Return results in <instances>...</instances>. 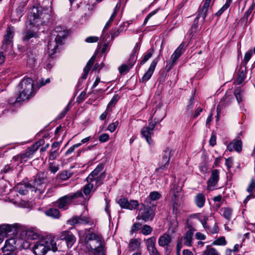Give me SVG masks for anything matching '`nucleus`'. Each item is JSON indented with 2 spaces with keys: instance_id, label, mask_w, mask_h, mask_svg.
I'll list each match as a JSON object with an SVG mask.
<instances>
[{
  "instance_id": "obj_31",
  "label": "nucleus",
  "mask_w": 255,
  "mask_h": 255,
  "mask_svg": "<svg viewBox=\"0 0 255 255\" xmlns=\"http://www.w3.org/2000/svg\"><path fill=\"white\" fill-rule=\"evenodd\" d=\"M25 236L27 238L30 240H34L38 237L37 233L32 229L26 230Z\"/></svg>"
},
{
  "instance_id": "obj_9",
  "label": "nucleus",
  "mask_w": 255,
  "mask_h": 255,
  "mask_svg": "<svg viewBox=\"0 0 255 255\" xmlns=\"http://www.w3.org/2000/svg\"><path fill=\"white\" fill-rule=\"evenodd\" d=\"M171 152L172 150L169 147H166L163 151L158 163L159 167L156 169V171L157 173H160V171L167 168L169 163Z\"/></svg>"
},
{
  "instance_id": "obj_25",
  "label": "nucleus",
  "mask_w": 255,
  "mask_h": 255,
  "mask_svg": "<svg viewBox=\"0 0 255 255\" xmlns=\"http://www.w3.org/2000/svg\"><path fill=\"white\" fill-rule=\"evenodd\" d=\"M242 142L241 140H237L235 142L230 143L227 146V148L230 151L234 149L237 152H240L242 150Z\"/></svg>"
},
{
  "instance_id": "obj_49",
  "label": "nucleus",
  "mask_w": 255,
  "mask_h": 255,
  "mask_svg": "<svg viewBox=\"0 0 255 255\" xmlns=\"http://www.w3.org/2000/svg\"><path fill=\"white\" fill-rule=\"evenodd\" d=\"M255 188V179L252 178L250 183L249 184L248 188H247V191L249 193H252L253 192Z\"/></svg>"
},
{
  "instance_id": "obj_38",
  "label": "nucleus",
  "mask_w": 255,
  "mask_h": 255,
  "mask_svg": "<svg viewBox=\"0 0 255 255\" xmlns=\"http://www.w3.org/2000/svg\"><path fill=\"white\" fill-rule=\"evenodd\" d=\"M253 53V51L251 50L245 53L243 61L242 62L244 65V67L246 66L247 63L252 57Z\"/></svg>"
},
{
  "instance_id": "obj_42",
  "label": "nucleus",
  "mask_w": 255,
  "mask_h": 255,
  "mask_svg": "<svg viewBox=\"0 0 255 255\" xmlns=\"http://www.w3.org/2000/svg\"><path fill=\"white\" fill-rule=\"evenodd\" d=\"M200 18L198 17L197 16L195 18L193 23L191 26V28L190 30L191 33L195 32L197 31L198 27V23H199V19Z\"/></svg>"
},
{
  "instance_id": "obj_43",
  "label": "nucleus",
  "mask_w": 255,
  "mask_h": 255,
  "mask_svg": "<svg viewBox=\"0 0 255 255\" xmlns=\"http://www.w3.org/2000/svg\"><path fill=\"white\" fill-rule=\"evenodd\" d=\"M161 197V194L157 191H152L149 194L150 199L152 201H155Z\"/></svg>"
},
{
  "instance_id": "obj_47",
  "label": "nucleus",
  "mask_w": 255,
  "mask_h": 255,
  "mask_svg": "<svg viewBox=\"0 0 255 255\" xmlns=\"http://www.w3.org/2000/svg\"><path fill=\"white\" fill-rule=\"evenodd\" d=\"M141 227V224L139 223H135L132 226L130 231V234H133L134 232L139 230Z\"/></svg>"
},
{
  "instance_id": "obj_12",
  "label": "nucleus",
  "mask_w": 255,
  "mask_h": 255,
  "mask_svg": "<svg viewBox=\"0 0 255 255\" xmlns=\"http://www.w3.org/2000/svg\"><path fill=\"white\" fill-rule=\"evenodd\" d=\"M164 118V117H163L160 120V122ZM159 122V121H156V119H155L154 122H151L149 124L148 127H143L141 130V134L142 136L145 138L147 142L149 144H150L152 142L151 139V135L153 134V130L155 127L156 124Z\"/></svg>"
},
{
  "instance_id": "obj_58",
  "label": "nucleus",
  "mask_w": 255,
  "mask_h": 255,
  "mask_svg": "<svg viewBox=\"0 0 255 255\" xmlns=\"http://www.w3.org/2000/svg\"><path fill=\"white\" fill-rule=\"evenodd\" d=\"M99 40V37L97 36H89L86 38L85 41L88 43L96 42Z\"/></svg>"
},
{
  "instance_id": "obj_55",
  "label": "nucleus",
  "mask_w": 255,
  "mask_h": 255,
  "mask_svg": "<svg viewBox=\"0 0 255 255\" xmlns=\"http://www.w3.org/2000/svg\"><path fill=\"white\" fill-rule=\"evenodd\" d=\"M158 11V9H156L151 11L149 13H148V15L146 16V17L144 20L143 24L145 25L147 23L148 20L149 19V18L153 15H154L155 14H156Z\"/></svg>"
},
{
  "instance_id": "obj_54",
  "label": "nucleus",
  "mask_w": 255,
  "mask_h": 255,
  "mask_svg": "<svg viewBox=\"0 0 255 255\" xmlns=\"http://www.w3.org/2000/svg\"><path fill=\"white\" fill-rule=\"evenodd\" d=\"M13 171V169H11V168L10 167L9 165H5L4 168L1 170V174H11L12 173V171Z\"/></svg>"
},
{
  "instance_id": "obj_17",
  "label": "nucleus",
  "mask_w": 255,
  "mask_h": 255,
  "mask_svg": "<svg viewBox=\"0 0 255 255\" xmlns=\"http://www.w3.org/2000/svg\"><path fill=\"white\" fill-rule=\"evenodd\" d=\"M118 203L122 208L130 210L135 209L138 205L136 200H130L129 202L127 198H123L119 199Z\"/></svg>"
},
{
  "instance_id": "obj_22",
  "label": "nucleus",
  "mask_w": 255,
  "mask_h": 255,
  "mask_svg": "<svg viewBox=\"0 0 255 255\" xmlns=\"http://www.w3.org/2000/svg\"><path fill=\"white\" fill-rule=\"evenodd\" d=\"M95 241L97 244H99V242H102L103 240L99 238L95 233H91L88 234L84 240V243L89 247L88 245L89 243L91 241Z\"/></svg>"
},
{
  "instance_id": "obj_2",
  "label": "nucleus",
  "mask_w": 255,
  "mask_h": 255,
  "mask_svg": "<svg viewBox=\"0 0 255 255\" xmlns=\"http://www.w3.org/2000/svg\"><path fill=\"white\" fill-rule=\"evenodd\" d=\"M49 250H52L54 252L57 251L56 243L53 237L47 238L37 242L33 247L35 255H45Z\"/></svg>"
},
{
  "instance_id": "obj_61",
  "label": "nucleus",
  "mask_w": 255,
  "mask_h": 255,
  "mask_svg": "<svg viewBox=\"0 0 255 255\" xmlns=\"http://www.w3.org/2000/svg\"><path fill=\"white\" fill-rule=\"evenodd\" d=\"M148 251L149 252V255H161L157 250L156 248L152 249L151 250H148Z\"/></svg>"
},
{
  "instance_id": "obj_64",
  "label": "nucleus",
  "mask_w": 255,
  "mask_h": 255,
  "mask_svg": "<svg viewBox=\"0 0 255 255\" xmlns=\"http://www.w3.org/2000/svg\"><path fill=\"white\" fill-rule=\"evenodd\" d=\"M122 30L120 29H117L116 31L111 33V38L113 39L114 37H117L119 35L120 33L121 32Z\"/></svg>"
},
{
  "instance_id": "obj_30",
  "label": "nucleus",
  "mask_w": 255,
  "mask_h": 255,
  "mask_svg": "<svg viewBox=\"0 0 255 255\" xmlns=\"http://www.w3.org/2000/svg\"><path fill=\"white\" fill-rule=\"evenodd\" d=\"M234 94L239 103L243 101L244 91L240 87L235 89Z\"/></svg>"
},
{
  "instance_id": "obj_34",
  "label": "nucleus",
  "mask_w": 255,
  "mask_h": 255,
  "mask_svg": "<svg viewBox=\"0 0 255 255\" xmlns=\"http://www.w3.org/2000/svg\"><path fill=\"white\" fill-rule=\"evenodd\" d=\"M219 180V176H211L210 179L208 180V187H213L217 183Z\"/></svg>"
},
{
  "instance_id": "obj_39",
  "label": "nucleus",
  "mask_w": 255,
  "mask_h": 255,
  "mask_svg": "<svg viewBox=\"0 0 255 255\" xmlns=\"http://www.w3.org/2000/svg\"><path fill=\"white\" fill-rule=\"evenodd\" d=\"M227 244V242L224 237H221L218 239L215 240L211 245H225Z\"/></svg>"
},
{
  "instance_id": "obj_16",
  "label": "nucleus",
  "mask_w": 255,
  "mask_h": 255,
  "mask_svg": "<svg viewBox=\"0 0 255 255\" xmlns=\"http://www.w3.org/2000/svg\"><path fill=\"white\" fill-rule=\"evenodd\" d=\"M59 238L61 240L65 241L68 247H72L76 242V238L70 231L62 232Z\"/></svg>"
},
{
  "instance_id": "obj_11",
  "label": "nucleus",
  "mask_w": 255,
  "mask_h": 255,
  "mask_svg": "<svg viewBox=\"0 0 255 255\" xmlns=\"http://www.w3.org/2000/svg\"><path fill=\"white\" fill-rule=\"evenodd\" d=\"M186 46L185 45L184 42H182L179 46L176 48L173 54L171 55L170 60L171 61H167L166 68L168 70H170L172 67L174 65L176 61L181 56V55L185 52Z\"/></svg>"
},
{
  "instance_id": "obj_28",
  "label": "nucleus",
  "mask_w": 255,
  "mask_h": 255,
  "mask_svg": "<svg viewBox=\"0 0 255 255\" xmlns=\"http://www.w3.org/2000/svg\"><path fill=\"white\" fill-rule=\"evenodd\" d=\"M145 241L146 247L148 251L156 248V238L155 237H151L146 240Z\"/></svg>"
},
{
  "instance_id": "obj_10",
  "label": "nucleus",
  "mask_w": 255,
  "mask_h": 255,
  "mask_svg": "<svg viewBox=\"0 0 255 255\" xmlns=\"http://www.w3.org/2000/svg\"><path fill=\"white\" fill-rule=\"evenodd\" d=\"M101 177L98 176L95 178V176H91V177L87 176L86 181L88 183L83 188V193L86 196H88L90 194L91 190L95 186L97 187L102 184V182L100 181Z\"/></svg>"
},
{
  "instance_id": "obj_56",
  "label": "nucleus",
  "mask_w": 255,
  "mask_h": 255,
  "mask_svg": "<svg viewBox=\"0 0 255 255\" xmlns=\"http://www.w3.org/2000/svg\"><path fill=\"white\" fill-rule=\"evenodd\" d=\"M182 248V238L178 239L176 245V254L179 255L181 250Z\"/></svg>"
},
{
  "instance_id": "obj_15",
  "label": "nucleus",
  "mask_w": 255,
  "mask_h": 255,
  "mask_svg": "<svg viewBox=\"0 0 255 255\" xmlns=\"http://www.w3.org/2000/svg\"><path fill=\"white\" fill-rule=\"evenodd\" d=\"M34 179L30 180L28 182L24 183L23 185L26 188L35 191L38 189V187L43 183L44 178L40 176H33Z\"/></svg>"
},
{
  "instance_id": "obj_7",
  "label": "nucleus",
  "mask_w": 255,
  "mask_h": 255,
  "mask_svg": "<svg viewBox=\"0 0 255 255\" xmlns=\"http://www.w3.org/2000/svg\"><path fill=\"white\" fill-rule=\"evenodd\" d=\"M20 225L18 224L14 225L3 224L0 225V241L8 236L17 235L20 231Z\"/></svg>"
},
{
  "instance_id": "obj_26",
  "label": "nucleus",
  "mask_w": 255,
  "mask_h": 255,
  "mask_svg": "<svg viewBox=\"0 0 255 255\" xmlns=\"http://www.w3.org/2000/svg\"><path fill=\"white\" fill-rule=\"evenodd\" d=\"M246 66L241 67L238 73V76L237 79V82L238 84H241L246 78Z\"/></svg>"
},
{
  "instance_id": "obj_24",
  "label": "nucleus",
  "mask_w": 255,
  "mask_h": 255,
  "mask_svg": "<svg viewBox=\"0 0 255 255\" xmlns=\"http://www.w3.org/2000/svg\"><path fill=\"white\" fill-rule=\"evenodd\" d=\"M210 9L211 8L203 5L200 7L197 12V16L199 18L202 17L203 21H204Z\"/></svg>"
},
{
  "instance_id": "obj_44",
  "label": "nucleus",
  "mask_w": 255,
  "mask_h": 255,
  "mask_svg": "<svg viewBox=\"0 0 255 255\" xmlns=\"http://www.w3.org/2000/svg\"><path fill=\"white\" fill-rule=\"evenodd\" d=\"M44 140L43 139H41L36 142L30 148V150L32 152L36 151L38 148L44 143Z\"/></svg>"
},
{
  "instance_id": "obj_20",
  "label": "nucleus",
  "mask_w": 255,
  "mask_h": 255,
  "mask_svg": "<svg viewBox=\"0 0 255 255\" xmlns=\"http://www.w3.org/2000/svg\"><path fill=\"white\" fill-rule=\"evenodd\" d=\"M158 62V58L153 60L150 64V67L146 72L143 75L142 77V82L147 81L151 77L153 73L155 70L156 65Z\"/></svg>"
},
{
  "instance_id": "obj_36",
  "label": "nucleus",
  "mask_w": 255,
  "mask_h": 255,
  "mask_svg": "<svg viewBox=\"0 0 255 255\" xmlns=\"http://www.w3.org/2000/svg\"><path fill=\"white\" fill-rule=\"evenodd\" d=\"M132 67L128 64L122 65L119 68V70L121 74H125L128 73Z\"/></svg>"
},
{
  "instance_id": "obj_51",
  "label": "nucleus",
  "mask_w": 255,
  "mask_h": 255,
  "mask_svg": "<svg viewBox=\"0 0 255 255\" xmlns=\"http://www.w3.org/2000/svg\"><path fill=\"white\" fill-rule=\"evenodd\" d=\"M208 220V217L206 216H204L203 219H200L199 221L202 224L204 229L208 230L210 227L207 224V221Z\"/></svg>"
},
{
  "instance_id": "obj_18",
  "label": "nucleus",
  "mask_w": 255,
  "mask_h": 255,
  "mask_svg": "<svg viewBox=\"0 0 255 255\" xmlns=\"http://www.w3.org/2000/svg\"><path fill=\"white\" fill-rule=\"evenodd\" d=\"M97 246L93 247L89 244V248L91 250L93 255H106L107 248L104 241L99 242Z\"/></svg>"
},
{
  "instance_id": "obj_37",
  "label": "nucleus",
  "mask_w": 255,
  "mask_h": 255,
  "mask_svg": "<svg viewBox=\"0 0 255 255\" xmlns=\"http://www.w3.org/2000/svg\"><path fill=\"white\" fill-rule=\"evenodd\" d=\"M36 33L32 30H28L23 37L24 41H28L30 38L36 36Z\"/></svg>"
},
{
  "instance_id": "obj_29",
  "label": "nucleus",
  "mask_w": 255,
  "mask_h": 255,
  "mask_svg": "<svg viewBox=\"0 0 255 255\" xmlns=\"http://www.w3.org/2000/svg\"><path fill=\"white\" fill-rule=\"evenodd\" d=\"M104 168L103 164H99L89 175H103L105 173Z\"/></svg>"
},
{
  "instance_id": "obj_14",
  "label": "nucleus",
  "mask_w": 255,
  "mask_h": 255,
  "mask_svg": "<svg viewBox=\"0 0 255 255\" xmlns=\"http://www.w3.org/2000/svg\"><path fill=\"white\" fill-rule=\"evenodd\" d=\"M174 181L172 183V190L173 196L175 198L177 197V194L182 189L184 186V183L185 179L181 177V176H174Z\"/></svg>"
},
{
  "instance_id": "obj_59",
  "label": "nucleus",
  "mask_w": 255,
  "mask_h": 255,
  "mask_svg": "<svg viewBox=\"0 0 255 255\" xmlns=\"http://www.w3.org/2000/svg\"><path fill=\"white\" fill-rule=\"evenodd\" d=\"M58 155L59 154L58 153L56 150H52L50 152V154L49 155V159L54 160L58 156Z\"/></svg>"
},
{
  "instance_id": "obj_45",
  "label": "nucleus",
  "mask_w": 255,
  "mask_h": 255,
  "mask_svg": "<svg viewBox=\"0 0 255 255\" xmlns=\"http://www.w3.org/2000/svg\"><path fill=\"white\" fill-rule=\"evenodd\" d=\"M120 96L118 95H115L108 105V108L115 105L116 103L119 100Z\"/></svg>"
},
{
  "instance_id": "obj_60",
  "label": "nucleus",
  "mask_w": 255,
  "mask_h": 255,
  "mask_svg": "<svg viewBox=\"0 0 255 255\" xmlns=\"http://www.w3.org/2000/svg\"><path fill=\"white\" fill-rule=\"evenodd\" d=\"M195 238L197 240H204L206 239V236L200 232H197L195 234Z\"/></svg>"
},
{
  "instance_id": "obj_63",
  "label": "nucleus",
  "mask_w": 255,
  "mask_h": 255,
  "mask_svg": "<svg viewBox=\"0 0 255 255\" xmlns=\"http://www.w3.org/2000/svg\"><path fill=\"white\" fill-rule=\"evenodd\" d=\"M202 111L203 109L202 108H198L193 115V118H196L200 114Z\"/></svg>"
},
{
  "instance_id": "obj_13",
  "label": "nucleus",
  "mask_w": 255,
  "mask_h": 255,
  "mask_svg": "<svg viewBox=\"0 0 255 255\" xmlns=\"http://www.w3.org/2000/svg\"><path fill=\"white\" fill-rule=\"evenodd\" d=\"M14 35V28L8 27L6 30V34L4 36V39L1 48L4 51H7L11 48L12 45V39Z\"/></svg>"
},
{
  "instance_id": "obj_35",
  "label": "nucleus",
  "mask_w": 255,
  "mask_h": 255,
  "mask_svg": "<svg viewBox=\"0 0 255 255\" xmlns=\"http://www.w3.org/2000/svg\"><path fill=\"white\" fill-rule=\"evenodd\" d=\"M231 0H227L226 3L215 14L216 16L221 15L230 5Z\"/></svg>"
},
{
  "instance_id": "obj_53",
  "label": "nucleus",
  "mask_w": 255,
  "mask_h": 255,
  "mask_svg": "<svg viewBox=\"0 0 255 255\" xmlns=\"http://www.w3.org/2000/svg\"><path fill=\"white\" fill-rule=\"evenodd\" d=\"M81 145H82V143H77V144H75L73 145V146L70 147L67 150V151L65 153V155H68L69 154H71V153H72L74 151V150H75V149L76 148H77V147H79Z\"/></svg>"
},
{
  "instance_id": "obj_3",
  "label": "nucleus",
  "mask_w": 255,
  "mask_h": 255,
  "mask_svg": "<svg viewBox=\"0 0 255 255\" xmlns=\"http://www.w3.org/2000/svg\"><path fill=\"white\" fill-rule=\"evenodd\" d=\"M59 29L58 27H57L55 31H53L48 43V52L50 55L56 53L57 47L59 45L62 44V42L66 36V32L64 31H59Z\"/></svg>"
},
{
  "instance_id": "obj_27",
  "label": "nucleus",
  "mask_w": 255,
  "mask_h": 255,
  "mask_svg": "<svg viewBox=\"0 0 255 255\" xmlns=\"http://www.w3.org/2000/svg\"><path fill=\"white\" fill-rule=\"evenodd\" d=\"M45 214L53 218L58 219L60 214L58 209L56 208H50L45 212Z\"/></svg>"
},
{
  "instance_id": "obj_48",
  "label": "nucleus",
  "mask_w": 255,
  "mask_h": 255,
  "mask_svg": "<svg viewBox=\"0 0 255 255\" xmlns=\"http://www.w3.org/2000/svg\"><path fill=\"white\" fill-rule=\"evenodd\" d=\"M136 61V56L134 54H131L127 62V64L132 67Z\"/></svg>"
},
{
  "instance_id": "obj_4",
  "label": "nucleus",
  "mask_w": 255,
  "mask_h": 255,
  "mask_svg": "<svg viewBox=\"0 0 255 255\" xmlns=\"http://www.w3.org/2000/svg\"><path fill=\"white\" fill-rule=\"evenodd\" d=\"M33 83L30 78H24L18 85L19 94L16 101L20 102L29 99L32 96Z\"/></svg>"
},
{
  "instance_id": "obj_5",
  "label": "nucleus",
  "mask_w": 255,
  "mask_h": 255,
  "mask_svg": "<svg viewBox=\"0 0 255 255\" xmlns=\"http://www.w3.org/2000/svg\"><path fill=\"white\" fill-rule=\"evenodd\" d=\"M156 205L150 202L149 204L146 205L142 204V207L140 209L137 220H142L144 222L152 221L155 216V211Z\"/></svg>"
},
{
  "instance_id": "obj_33",
  "label": "nucleus",
  "mask_w": 255,
  "mask_h": 255,
  "mask_svg": "<svg viewBox=\"0 0 255 255\" xmlns=\"http://www.w3.org/2000/svg\"><path fill=\"white\" fill-rule=\"evenodd\" d=\"M223 217L227 219L228 221H230L231 219L232 214L233 210L231 208H225L223 209Z\"/></svg>"
},
{
  "instance_id": "obj_50",
  "label": "nucleus",
  "mask_w": 255,
  "mask_h": 255,
  "mask_svg": "<svg viewBox=\"0 0 255 255\" xmlns=\"http://www.w3.org/2000/svg\"><path fill=\"white\" fill-rule=\"evenodd\" d=\"M209 144L211 146H214L216 144V135L215 132H212L209 140Z\"/></svg>"
},
{
  "instance_id": "obj_6",
  "label": "nucleus",
  "mask_w": 255,
  "mask_h": 255,
  "mask_svg": "<svg viewBox=\"0 0 255 255\" xmlns=\"http://www.w3.org/2000/svg\"><path fill=\"white\" fill-rule=\"evenodd\" d=\"M82 190L75 193H71L59 198L56 202V206L59 209H67L68 206L76 199L83 198Z\"/></svg>"
},
{
  "instance_id": "obj_57",
  "label": "nucleus",
  "mask_w": 255,
  "mask_h": 255,
  "mask_svg": "<svg viewBox=\"0 0 255 255\" xmlns=\"http://www.w3.org/2000/svg\"><path fill=\"white\" fill-rule=\"evenodd\" d=\"M109 139V135L108 133H103L99 136V141L104 142L108 141Z\"/></svg>"
},
{
  "instance_id": "obj_52",
  "label": "nucleus",
  "mask_w": 255,
  "mask_h": 255,
  "mask_svg": "<svg viewBox=\"0 0 255 255\" xmlns=\"http://www.w3.org/2000/svg\"><path fill=\"white\" fill-rule=\"evenodd\" d=\"M49 169L51 171V174H55L59 169L58 165H56L53 163L49 164Z\"/></svg>"
},
{
  "instance_id": "obj_19",
  "label": "nucleus",
  "mask_w": 255,
  "mask_h": 255,
  "mask_svg": "<svg viewBox=\"0 0 255 255\" xmlns=\"http://www.w3.org/2000/svg\"><path fill=\"white\" fill-rule=\"evenodd\" d=\"M187 228H188L189 230L181 238L182 240L183 239L184 240V245L188 247H191L192 246L193 237L195 230L193 227L189 224L187 225Z\"/></svg>"
},
{
  "instance_id": "obj_8",
  "label": "nucleus",
  "mask_w": 255,
  "mask_h": 255,
  "mask_svg": "<svg viewBox=\"0 0 255 255\" xmlns=\"http://www.w3.org/2000/svg\"><path fill=\"white\" fill-rule=\"evenodd\" d=\"M171 242V236L167 233H164L159 238L158 244L159 246L164 248V255H169L171 253L173 249Z\"/></svg>"
},
{
  "instance_id": "obj_46",
  "label": "nucleus",
  "mask_w": 255,
  "mask_h": 255,
  "mask_svg": "<svg viewBox=\"0 0 255 255\" xmlns=\"http://www.w3.org/2000/svg\"><path fill=\"white\" fill-rule=\"evenodd\" d=\"M119 125V122L118 121H116L110 124L108 126L107 129L110 131L111 132H113L116 129Z\"/></svg>"
},
{
  "instance_id": "obj_62",
  "label": "nucleus",
  "mask_w": 255,
  "mask_h": 255,
  "mask_svg": "<svg viewBox=\"0 0 255 255\" xmlns=\"http://www.w3.org/2000/svg\"><path fill=\"white\" fill-rule=\"evenodd\" d=\"M225 164L226 165L228 168L231 167L233 164V159L232 158H228L226 159Z\"/></svg>"
},
{
  "instance_id": "obj_23",
  "label": "nucleus",
  "mask_w": 255,
  "mask_h": 255,
  "mask_svg": "<svg viewBox=\"0 0 255 255\" xmlns=\"http://www.w3.org/2000/svg\"><path fill=\"white\" fill-rule=\"evenodd\" d=\"M205 196L202 193L197 194L194 198V202L196 206L200 208H202L205 203Z\"/></svg>"
},
{
  "instance_id": "obj_1",
  "label": "nucleus",
  "mask_w": 255,
  "mask_h": 255,
  "mask_svg": "<svg viewBox=\"0 0 255 255\" xmlns=\"http://www.w3.org/2000/svg\"><path fill=\"white\" fill-rule=\"evenodd\" d=\"M49 17V14L45 10H43L40 5L33 6L28 15L30 24L34 26L44 24Z\"/></svg>"
},
{
  "instance_id": "obj_32",
  "label": "nucleus",
  "mask_w": 255,
  "mask_h": 255,
  "mask_svg": "<svg viewBox=\"0 0 255 255\" xmlns=\"http://www.w3.org/2000/svg\"><path fill=\"white\" fill-rule=\"evenodd\" d=\"M140 243L136 239H132L130 240L128 245V248L131 251H133L138 248Z\"/></svg>"
},
{
  "instance_id": "obj_21",
  "label": "nucleus",
  "mask_w": 255,
  "mask_h": 255,
  "mask_svg": "<svg viewBox=\"0 0 255 255\" xmlns=\"http://www.w3.org/2000/svg\"><path fill=\"white\" fill-rule=\"evenodd\" d=\"M90 219L87 216H74L69 220V223L71 225H75L78 224H88L90 223Z\"/></svg>"
},
{
  "instance_id": "obj_41",
  "label": "nucleus",
  "mask_w": 255,
  "mask_h": 255,
  "mask_svg": "<svg viewBox=\"0 0 255 255\" xmlns=\"http://www.w3.org/2000/svg\"><path fill=\"white\" fill-rule=\"evenodd\" d=\"M152 228L149 225H144L141 230V233L144 235H148L151 234Z\"/></svg>"
},
{
  "instance_id": "obj_40",
  "label": "nucleus",
  "mask_w": 255,
  "mask_h": 255,
  "mask_svg": "<svg viewBox=\"0 0 255 255\" xmlns=\"http://www.w3.org/2000/svg\"><path fill=\"white\" fill-rule=\"evenodd\" d=\"M153 49H150L148 50L147 54L145 55L143 59L140 61V64H144L152 55Z\"/></svg>"
}]
</instances>
